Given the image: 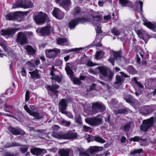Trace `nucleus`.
Returning a JSON list of instances; mask_svg holds the SVG:
<instances>
[{
	"instance_id": "16",
	"label": "nucleus",
	"mask_w": 156,
	"mask_h": 156,
	"mask_svg": "<svg viewBox=\"0 0 156 156\" xmlns=\"http://www.w3.org/2000/svg\"><path fill=\"white\" fill-rule=\"evenodd\" d=\"M58 152L60 156H73V151L70 149H61Z\"/></svg>"
},
{
	"instance_id": "36",
	"label": "nucleus",
	"mask_w": 156,
	"mask_h": 156,
	"mask_svg": "<svg viewBox=\"0 0 156 156\" xmlns=\"http://www.w3.org/2000/svg\"><path fill=\"white\" fill-rule=\"evenodd\" d=\"M82 13L81 10L79 7H75L73 11V14L76 16L80 15Z\"/></svg>"
},
{
	"instance_id": "41",
	"label": "nucleus",
	"mask_w": 156,
	"mask_h": 156,
	"mask_svg": "<svg viewBox=\"0 0 156 156\" xmlns=\"http://www.w3.org/2000/svg\"><path fill=\"white\" fill-rule=\"evenodd\" d=\"M127 71L129 73L134 74L137 73V72L132 66H128L126 69Z\"/></svg>"
},
{
	"instance_id": "28",
	"label": "nucleus",
	"mask_w": 156,
	"mask_h": 156,
	"mask_svg": "<svg viewBox=\"0 0 156 156\" xmlns=\"http://www.w3.org/2000/svg\"><path fill=\"white\" fill-rule=\"evenodd\" d=\"M57 44L62 45H69V41L66 38H58L56 40Z\"/></svg>"
},
{
	"instance_id": "40",
	"label": "nucleus",
	"mask_w": 156,
	"mask_h": 156,
	"mask_svg": "<svg viewBox=\"0 0 156 156\" xmlns=\"http://www.w3.org/2000/svg\"><path fill=\"white\" fill-rule=\"evenodd\" d=\"M83 49V48H75L71 49L69 50H63V52L65 53H68L70 52L73 51L75 52H77L80 51L82 50Z\"/></svg>"
},
{
	"instance_id": "4",
	"label": "nucleus",
	"mask_w": 156,
	"mask_h": 156,
	"mask_svg": "<svg viewBox=\"0 0 156 156\" xmlns=\"http://www.w3.org/2000/svg\"><path fill=\"white\" fill-rule=\"evenodd\" d=\"M48 18L46 13H43L42 12H39L37 15L35 16L34 19L36 23L41 24L44 23L45 20Z\"/></svg>"
},
{
	"instance_id": "46",
	"label": "nucleus",
	"mask_w": 156,
	"mask_h": 156,
	"mask_svg": "<svg viewBox=\"0 0 156 156\" xmlns=\"http://www.w3.org/2000/svg\"><path fill=\"white\" fill-rule=\"evenodd\" d=\"M143 151L142 149H136L131 152L130 154V156H135V155L137 153H140Z\"/></svg>"
},
{
	"instance_id": "19",
	"label": "nucleus",
	"mask_w": 156,
	"mask_h": 156,
	"mask_svg": "<svg viewBox=\"0 0 156 156\" xmlns=\"http://www.w3.org/2000/svg\"><path fill=\"white\" fill-rule=\"evenodd\" d=\"M59 88V86L57 84L53 85L52 86H48L47 89L48 91H51L55 95L56 98H58V91L57 90Z\"/></svg>"
},
{
	"instance_id": "2",
	"label": "nucleus",
	"mask_w": 156,
	"mask_h": 156,
	"mask_svg": "<svg viewBox=\"0 0 156 156\" xmlns=\"http://www.w3.org/2000/svg\"><path fill=\"white\" fill-rule=\"evenodd\" d=\"M95 70L97 72H100L105 77H107L108 80H111L112 78L113 73L109 69L98 67L95 69Z\"/></svg>"
},
{
	"instance_id": "43",
	"label": "nucleus",
	"mask_w": 156,
	"mask_h": 156,
	"mask_svg": "<svg viewBox=\"0 0 156 156\" xmlns=\"http://www.w3.org/2000/svg\"><path fill=\"white\" fill-rule=\"evenodd\" d=\"M104 52L102 51H97L95 55L96 59H99L101 58L104 54Z\"/></svg>"
},
{
	"instance_id": "51",
	"label": "nucleus",
	"mask_w": 156,
	"mask_h": 156,
	"mask_svg": "<svg viewBox=\"0 0 156 156\" xmlns=\"http://www.w3.org/2000/svg\"><path fill=\"white\" fill-rule=\"evenodd\" d=\"M111 32L113 35L116 36L119 35L120 34V32L115 28H114L112 29Z\"/></svg>"
},
{
	"instance_id": "30",
	"label": "nucleus",
	"mask_w": 156,
	"mask_h": 156,
	"mask_svg": "<svg viewBox=\"0 0 156 156\" xmlns=\"http://www.w3.org/2000/svg\"><path fill=\"white\" fill-rule=\"evenodd\" d=\"M29 73L30 75L32 78L37 79L41 78L39 74V71L37 69H36L32 72H29Z\"/></svg>"
},
{
	"instance_id": "58",
	"label": "nucleus",
	"mask_w": 156,
	"mask_h": 156,
	"mask_svg": "<svg viewBox=\"0 0 156 156\" xmlns=\"http://www.w3.org/2000/svg\"><path fill=\"white\" fill-rule=\"evenodd\" d=\"M97 33L98 34L96 36V37H97L98 36V34L101 33L102 32L101 30V28L99 26H97V27L95 28Z\"/></svg>"
},
{
	"instance_id": "1",
	"label": "nucleus",
	"mask_w": 156,
	"mask_h": 156,
	"mask_svg": "<svg viewBox=\"0 0 156 156\" xmlns=\"http://www.w3.org/2000/svg\"><path fill=\"white\" fill-rule=\"evenodd\" d=\"M24 108L30 115L34 117L35 119L39 120L43 117V115L40 112L35 111V108L33 105H30L28 107L27 105H25Z\"/></svg>"
},
{
	"instance_id": "52",
	"label": "nucleus",
	"mask_w": 156,
	"mask_h": 156,
	"mask_svg": "<svg viewBox=\"0 0 156 156\" xmlns=\"http://www.w3.org/2000/svg\"><path fill=\"white\" fill-rule=\"evenodd\" d=\"M73 81L74 84L77 85H80L81 82L80 80L77 78H74L73 79Z\"/></svg>"
},
{
	"instance_id": "64",
	"label": "nucleus",
	"mask_w": 156,
	"mask_h": 156,
	"mask_svg": "<svg viewBox=\"0 0 156 156\" xmlns=\"http://www.w3.org/2000/svg\"><path fill=\"white\" fill-rule=\"evenodd\" d=\"M97 86V84L95 83H93L90 86L89 90L90 91H92V90H94L95 89V88Z\"/></svg>"
},
{
	"instance_id": "63",
	"label": "nucleus",
	"mask_w": 156,
	"mask_h": 156,
	"mask_svg": "<svg viewBox=\"0 0 156 156\" xmlns=\"http://www.w3.org/2000/svg\"><path fill=\"white\" fill-rule=\"evenodd\" d=\"M21 73L22 76L25 77L26 76L27 72L25 69L23 67L22 69V70L21 71Z\"/></svg>"
},
{
	"instance_id": "3",
	"label": "nucleus",
	"mask_w": 156,
	"mask_h": 156,
	"mask_svg": "<svg viewBox=\"0 0 156 156\" xmlns=\"http://www.w3.org/2000/svg\"><path fill=\"white\" fill-rule=\"evenodd\" d=\"M154 123L153 117H151L147 120H144L140 126V129L144 132H146L148 129L154 124Z\"/></svg>"
},
{
	"instance_id": "10",
	"label": "nucleus",
	"mask_w": 156,
	"mask_h": 156,
	"mask_svg": "<svg viewBox=\"0 0 156 156\" xmlns=\"http://www.w3.org/2000/svg\"><path fill=\"white\" fill-rule=\"evenodd\" d=\"M92 109L94 112L98 113L101 112L105 110L106 108L102 103L96 102L92 104Z\"/></svg>"
},
{
	"instance_id": "33",
	"label": "nucleus",
	"mask_w": 156,
	"mask_h": 156,
	"mask_svg": "<svg viewBox=\"0 0 156 156\" xmlns=\"http://www.w3.org/2000/svg\"><path fill=\"white\" fill-rule=\"evenodd\" d=\"M119 2L123 6L131 7L132 6V2L128 0H119Z\"/></svg>"
},
{
	"instance_id": "6",
	"label": "nucleus",
	"mask_w": 156,
	"mask_h": 156,
	"mask_svg": "<svg viewBox=\"0 0 156 156\" xmlns=\"http://www.w3.org/2000/svg\"><path fill=\"white\" fill-rule=\"evenodd\" d=\"M51 30L53 31V28L51 26L48 25L42 28H38L36 30V31L39 35L44 36L48 35Z\"/></svg>"
},
{
	"instance_id": "20",
	"label": "nucleus",
	"mask_w": 156,
	"mask_h": 156,
	"mask_svg": "<svg viewBox=\"0 0 156 156\" xmlns=\"http://www.w3.org/2000/svg\"><path fill=\"white\" fill-rule=\"evenodd\" d=\"M52 13L53 16L58 19H61L64 17L63 13L58 8H55Z\"/></svg>"
},
{
	"instance_id": "55",
	"label": "nucleus",
	"mask_w": 156,
	"mask_h": 156,
	"mask_svg": "<svg viewBox=\"0 0 156 156\" xmlns=\"http://www.w3.org/2000/svg\"><path fill=\"white\" fill-rule=\"evenodd\" d=\"M4 109L5 112L11 113V112L10 111L7 109V108H12V106L6 104H5L4 105Z\"/></svg>"
},
{
	"instance_id": "14",
	"label": "nucleus",
	"mask_w": 156,
	"mask_h": 156,
	"mask_svg": "<svg viewBox=\"0 0 156 156\" xmlns=\"http://www.w3.org/2000/svg\"><path fill=\"white\" fill-rule=\"evenodd\" d=\"M121 57V55L120 52H113L112 55L111 56L108 60L114 66L115 59H120Z\"/></svg>"
},
{
	"instance_id": "38",
	"label": "nucleus",
	"mask_w": 156,
	"mask_h": 156,
	"mask_svg": "<svg viewBox=\"0 0 156 156\" xmlns=\"http://www.w3.org/2000/svg\"><path fill=\"white\" fill-rule=\"evenodd\" d=\"M71 4L70 0H64L60 3V5L64 8L66 9Z\"/></svg>"
},
{
	"instance_id": "39",
	"label": "nucleus",
	"mask_w": 156,
	"mask_h": 156,
	"mask_svg": "<svg viewBox=\"0 0 156 156\" xmlns=\"http://www.w3.org/2000/svg\"><path fill=\"white\" fill-rule=\"evenodd\" d=\"M77 151L79 152L80 156H90L86 151L82 148H78Z\"/></svg>"
},
{
	"instance_id": "21",
	"label": "nucleus",
	"mask_w": 156,
	"mask_h": 156,
	"mask_svg": "<svg viewBox=\"0 0 156 156\" xmlns=\"http://www.w3.org/2000/svg\"><path fill=\"white\" fill-rule=\"evenodd\" d=\"M9 130L12 133L15 135H18L21 134L23 135L25 133V132L20 129L17 128H14L9 126L8 127Z\"/></svg>"
},
{
	"instance_id": "35",
	"label": "nucleus",
	"mask_w": 156,
	"mask_h": 156,
	"mask_svg": "<svg viewBox=\"0 0 156 156\" xmlns=\"http://www.w3.org/2000/svg\"><path fill=\"white\" fill-rule=\"evenodd\" d=\"M103 149V147H102L97 146L90 147V152L91 154H93L95 152L102 150Z\"/></svg>"
},
{
	"instance_id": "12",
	"label": "nucleus",
	"mask_w": 156,
	"mask_h": 156,
	"mask_svg": "<svg viewBox=\"0 0 156 156\" xmlns=\"http://www.w3.org/2000/svg\"><path fill=\"white\" fill-rule=\"evenodd\" d=\"M20 28H8L6 30H2L1 31L2 35H7L9 37H12L17 31Z\"/></svg>"
},
{
	"instance_id": "54",
	"label": "nucleus",
	"mask_w": 156,
	"mask_h": 156,
	"mask_svg": "<svg viewBox=\"0 0 156 156\" xmlns=\"http://www.w3.org/2000/svg\"><path fill=\"white\" fill-rule=\"evenodd\" d=\"M100 83L101 84H102L104 87H105L107 89H108L109 90L110 88L109 86L107 84L105 83L100 81V80H98L97 82V83Z\"/></svg>"
},
{
	"instance_id": "22",
	"label": "nucleus",
	"mask_w": 156,
	"mask_h": 156,
	"mask_svg": "<svg viewBox=\"0 0 156 156\" xmlns=\"http://www.w3.org/2000/svg\"><path fill=\"white\" fill-rule=\"evenodd\" d=\"M88 138L90 141H95L101 143H104L105 142V140L99 135L90 136V135H88Z\"/></svg>"
},
{
	"instance_id": "56",
	"label": "nucleus",
	"mask_w": 156,
	"mask_h": 156,
	"mask_svg": "<svg viewBox=\"0 0 156 156\" xmlns=\"http://www.w3.org/2000/svg\"><path fill=\"white\" fill-rule=\"evenodd\" d=\"M111 18V16L108 15L104 17L103 21L104 23H106L109 21Z\"/></svg>"
},
{
	"instance_id": "17",
	"label": "nucleus",
	"mask_w": 156,
	"mask_h": 156,
	"mask_svg": "<svg viewBox=\"0 0 156 156\" xmlns=\"http://www.w3.org/2000/svg\"><path fill=\"white\" fill-rule=\"evenodd\" d=\"M155 107V105H153L144 106L143 108L144 110L142 112L143 114L145 116L149 115L154 110Z\"/></svg>"
},
{
	"instance_id": "45",
	"label": "nucleus",
	"mask_w": 156,
	"mask_h": 156,
	"mask_svg": "<svg viewBox=\"0 0 156 156\" xmlns=\"http://www.w3.org/2000/svg\"><path fill=\"white\" fill-rule=\"evenodd\" d=\"M46 152L47 151L45 149L37 148V151L36 155L37 156H41Z\"/></svg>"
},
{
	"instance_id": "61",
	"label": "nucleus",
	"mask_w": 156,
	"mask_h": 156,
	"mask_svg": "<svg viewBox=\"0 0 156 156\" xmlns=\"http://www.w3.org/2000/svg\"><path fill=\"white\" fill-rule=\"evenodd\" d=\"M37 151V148H33L30 150V152L33 154L36 155Z\"/></svg>"
},
{
	"instance_id": "34",
	"label": "nucleus",
	"mask_w": 156,
	"mask_h": 156,
	"mask_svg": "<svg viewBox=\"0 0 156 156\" xmlns=\"http://www.w3.org/2000/svg\"><path fill=\"white\" fill-rule=\"evenodd\" d=\"M144 24L148 28L153 30L154 31L156 30V23H152L149 22H147L144 23Z\"/></svg>"
},
{
	"instance_id": "11",
	"label": "nucleus",
	"mask_w": 156,
	"mask_h": 156,
	"mask_svg": "<svg viewBox=\"0 0 156 156\" xmlns=\"http://www.w3.org/2000/svg\"><path fill=\"white\" fill-rule=\"evenodd\" d=\"M60 52L59 49L55 48L53 50H47V51L46 52V56L48 58H55L59 55Z\"/></svg>"
},
{
	"instance_id": "57",
	"label": "nucleus",
	"mask_w": 156,
	"mask_h": 156,
	"mask_svg": "<svg viewBox=\"0 0 156 156\" xmlns=\"http://www.w3.org/2000/svg\"><path fill=\"white\" fill-rule=\"evenodd\" d=\"M28 147L27 146H24L20 148V151L22 153H25L28 150Z\"/></svg>"
},
{
	"instance_id": "44",
	"label": "nucleus",
	"mask_w": 156,
	"mask_h": 156,
	"mask_svg": "<svg viewBox=\"0 0 156 156\" xmlns=\"http://www.w3.org/2000/svg\"><path fill=\"white\" fill-rule=\"evenodd\" d=\"M131 123V122H127L122 127V129L125 132L129 131Z\"/></svg>"
},
{
	"instance_id": "48",
	"label": "nucleus",
	"mask_w": 156,
	"mask_h": 156,
	"mask_svg": "<svg viewBox=\"0 0 156 156\" xmlns=\"http://www.w3.org/2000/svg\"><path fill=\"white\" fill-rule=\"evenodd\" d=\"M83 130L85 132H88L91 133L92 131V130L91 127L87 126L86 125H84L83 126Z\"/></svg>"
},
{
	"instance_id": "7",
	"label": "nucleus",
	"mask_w": 156,
	"mask_h": 156,
	"mask_svg": "<svg viewBox=\"0 0 156 156\" xmlns=\"http://www.w3.org/2000/svg\"><path fill=\"white\" fill-rule=\"evenodd\" d=\"M86 122L90 125L96 126L101 124L102 123V119L97 115L94 118H88L85 119Z\"/></svg>"
},
{
	"instance_id": "24",
	"label": "nucleus",
	"mask_w": 156,
	"mask_h": 156,
	"mask_svg": "<svg viewBox=\"0 0 156 156\" xmlns=\"http://www.w3.org/2000/svg\"><path fill=\"white\" fill-rule=\"evenodd\" d=\"M131 141H133L134 142H140V144L141 146L146 145H147L146 141L145 139H142V137L138 136H135L133 138L131 139Z\"/></svg>"
},
{
	"instance_id": "50",
	"label": "nucleus",
	"mask_w": 156,
	"mask_h": 156,
	"mask_svg": "<svg viewBox=\"0 0 156 156\" xmlns=\"http://www.w3.org/2000/svg\"><path fill=\"white\" fill-rule=\"evenodd\" d=\"M127 112L128 111L127 109L124 108L120 109H118L116 110L117 114H126Z\"/></svg>"
},
{
	"instance_id": "9",
	"label": "nucleus",
	"mask_w": 156,
	"mask_h": 156,
	"mask_svg": "<svg viewBox=\"0 0 156 156\" xmlns=\"http://www.w3.org/2000/svg\"><path fill=\"white\" fill-rule=\"evenodd\" d=\"M88 20L85 17L79 18L72 20L69 23L70 28L74 29L76 26L80 23L88 22Z\"/></svg>"
},
{
	"instance_id": "13",
	"label": "nucleus",
	"mask_w": 156,
	"mask_h": 156,
	"mask_svg": "<svg viewBox=\"0 0 156 156\" xmlns=\"http://www.w3.org/2000/svg\"><path fill=\"white\" fill-rule=\"evenodd\" d=\"M137 33L139 37L142 39L146 42H147L150 38V36L147 32L143 30H138Z\"/></svg>"
},
{
	"instance_id": "27",
	"label": "nucleus",
	"mask_w": 156,
	"mask_h": 156,
	"mask_svg": "<svg viewBox=\"0 0 156 156\" xmlns=\"http://www.w3.org/2000/svg\"><path fill=\"white\" fill-rule=\"evenodd\" d=\"M76 133L73 132L71 131H69L68 133L63 134V138L64 139H69L75 138L77 137Z\"/></svg>"
},
{
	"instance_id": "23",
	"label": "nucleus",
	"mask_w": 156,
	"mask_h": 156,
	"mask_svg": "<svg viewBox=\"0 0 156 156\" xmlns=\"http://www.w3.org/2000/svg\"><path fill=\"white\" fill-rule=\"evenodd\" d=\"M24 49L27 52L28 54L30 55H34L35 54L37 50L35 48L30 45H27L25 46Z\"/></svg>"
},
{
	"instance_id": "5",
	"label": "nucleus",
	"mask_w": 156,
	"mask_h": 156,
	"mask_svg": "<svg viewBox=\"0 0 156 156\" xmlns=\"http://www.w3.org/2000/svg\"><path fill=\"white\" fill-rule=\"evenodd\" d=\"M33 6V5L31 2L28 1L26 2L25 1L23 0L17 1L13 5V7L14 8H22L25 9L29 8H31Z\"/></svg>"
},
{
	"instance_id": "37",
	"label": "nucleus",
	"mask_w": 156,
	"mask_h": 156,
	"mask_svg": "<svg viewBox=\"0 0 156 156\" xmlns=\"http://www.w3.org/2000/svg\"><path fill=\"white\" fill-rule=\"evenodd\" d=\"M123 98L127 103H131L134 101V98L130 94L124 95Z\"/></svg>"
},
{
	"instance_id": "49",
	"label": "nucleus",
	"mask_w": 156,
	"mask_h": 156,
	"mask_svg": "<svg viewBox=\"0 0 156 156\" xmlns=\"http://www.w3.org/2000/svg\"><path fill=\"white\" fill-rule=\"evenodd\" d=\"M51 79L52 80H54L55 81L58 82H60L62 80V78L60 77L58 75L54 76H53L51 77Z\"/></svg>"
},
{
	"instance_id": "29",
	"label": "nucleus",
	"mask_w": 156,
	"mask_h": 156,
	"mask_svg": "<svg viewBox=\"0 0 156 156\" xmlns=\"http://www.w3.org/2000/svg\"><path fill=\"white\" fill-rule=\"evenodd\" d=\"M102 19V16L100 15H97L96 16H93L91 19L92 20L91 21L92 23L94 26H97L99 23V21Z\"/></svg>"
},
{
	"instance_id": "62",
	"label": "nucleus",
	"mask_w": 156,
	"mask_h": 156,
	"mask_svg": "<svg viewBox=\"0 0 156 156\" xmlns=\"http://www.w3.org/2000/svg\"><path fill=\"white\" fill-rule=\"evenodd\" d=\"M62 123L63 125L66 126H69L71 124V123L65 120H63L62 121Z\"/></svg>"
},
{
	"instance_id": "53",
	"label": "nucleus",
	"mask_w": 156,
	"mask_h": 156,
	"mask_svg": "<svg viewBox=\"0 0 156 156\" xmlns=\"http://www.w3.org/2000/svg\"><path fill=\"white\" fill-rule=\"evenodd\" d=\"M62 113L65 114L69 118H73V115L71 114V113L69 112H66L65 110L61 112Z\"/></svg>"
},
{
	"instance_id": "42",
	"label": "nucleus",
	"mask_w": 156,
	"mask_h": 156,
	"mask_svg": "<svg viewBox=\"0 0 156 156\" xmlns=\"http://www.w3.org/2000/svg\"><path fill=\"white\" fill-rule=\"evenodd\" d=\"M20 145V144L16 143V142H12L6 144L4 147V148H9L12 147L19 146Z\"/></svg>"
},
{
	"instance_id": "15",
	"label": "nucleus",
	"mask_w": 156,
	"mask_h": 156,
	"mask_svg": "<svg viewBox=\"0 0 156 156\" xmlns=\"http://www.w3.org/2000/svg\"><path fill=\"white\" fill-rule=\"evenodd\" d=\"M20 12H15L10 13L6 16V19L9 20H16L18 17H20Z\"/></svg>"
},
{
	"instance_id": "8",
	"label": "nucleus",
	"mask_w": 156,
	"mask_h": 156,
	"mask_svg": "<svg viewBox=\"0 0 156 156\" xmlns=\"http://www.w3.org/2000/svg\"><path fill=\"white\" fill-rule=\"evenodd\" d=\"M16 41L21 45L27 44L28 40L25 33L23 32H18L17 35Z\"/></svg>"
},
{
	"instance_id": "18",
	"label": "nucleus",
	"mask_w": 156,
	"mask_h": 156,
	"mask_svg": "<svg viewBox=\"0 0 156 156\" xmlns=\"http://www.w3.org/2000/svg\"><path fill=\"white\" fill-rule=\"evenodd\" d=\"M124 80V79L122 76L117 75L115 77V82L114 84V87L116 88H119L123 83Z\"/></svg>"
},
{
	"instance_id": "31",
	"label": "nucleus",
	"mask_w": 156,
	"mask_h": 156,
	"mask_svg": "<svg viewBox=\"0 0 156 156\" xmlns=\"http://www.w3.org/2000/svg\"><path fill=\"white\" fill-rule=\"evenodd\" d=\"M118 101L116 99H112L110 102V107L112 109L114 110H116V108L117 107V104Z\"/></svg>"
},
{
	"instance_id": "47",
	"label": "nucleus",
	"mask_w": 156,
	"mask_h": 156,
	"mask_svg": "<svg viewBox=\"0 0 156 156\" xmlns=\"http://www.w3.org/2000/svg\"><path fill=\"white\" fill-rule=\"evenodd\" d=\"M52 135L53 137L57 138L63 139V134H61L59 133L55 132Z\"/></svg>"
},
{
	"instance_id": "26",
	"label": "nucleus",
	"mask_w": 156,
	"mask_h": 156,
	"mask_svg": "<svg viewBox=\"0 0 156 156\" xmlns=\"http://www.w3.org/2000/svg\"><path fill=\"white\" fill-rule=\"evenodd\" d=\"M143 5V2L139 1V2H135L134 6L132 5L131 7L133 8L134 9L138 12H140L142 11Z\"/></svg>"
},
{
	"instance_id": "32",
	"label": "nucleus",
	"mask_w": 156,
	"mask_h": 156,
	"mask_svg": "<svg viewBox=\"0 0 156 156\" xmlns=\"http://www.w3.org/2000/svg\"><path fill=\"white\" fill-rule=\"evenodd\" d=\"M71 65V64L69 62L67 63L66 64L65 69L67 74L72 77L73 73L70 68Z\"/></svg>"
},
{
	"instance_id": "59",
	"label": "nucleus",
	"mask_w": 156,
	"mask_h": 156,
	"mask_svg": "<svg viewBox=\"0 0 156 156\" xmlns=\"http://www.w3.org/2000/svg\"><path fill=\"white\" fill-rule=\"evenodd\" d=\"M30 93L29 91H27L26 92L25 100L26 102L28 101L30 99Z\"/></svg>"
},
{
	"instance_id": "60",
	"label": "nucleus",
	"mask_w": 156,
	"mask_h": 156,
	"mask_svg": "<svg viewBox=\"0 0 156 156\" xmlns=\"http://www.w3.org/2000/svg\"><path fill=\"white\" fill-rule=\"evenodd\" d=\"M75 119L77 123L79 124H81L82 123L81 119L80 116H76L75 117Z\"/></svg>"
},
{
	"instance_id": "25",
	"label": "nucleus",
	"mask_w": 156,
	"mask_h": 156,
	"mask_svg": "<svg viewBox=\"0 0 156 156\" xmlns=\"http://www.w3.org/2000/svg\"><path fill=\"white\" fill-rule=\"evenodd\" d=\"M68 100L66 99H62L59 103V109L61 112L66 110L67 106Z\"/></svg>"
}]
</instances>
